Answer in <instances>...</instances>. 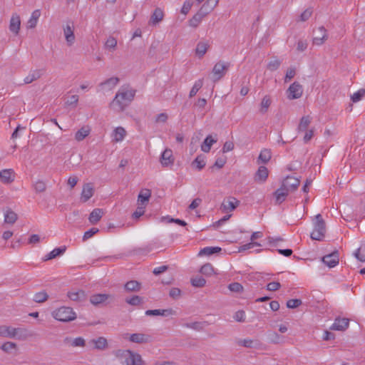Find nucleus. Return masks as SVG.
Here are the masks:
<instances>
[{"label": "nucleus", "mask_w": 365, "mask_h": 365, "mask_svg": "<svg viewBox=\"0 0 365 365\" xmlns=\"http://www.w3.org/2000/svg\"><path fill=\"white\" fill-rule=\"evenodd\" d=\"M135 91L132 89L120 88L110 106L117 112H122L135 97Z\"/></svg>", "instance_id": "1"}, {"label": "nucleus", "mask_w": 365, "mask_h": 365, "mask_svg": "<svg viewBox=\"0 0 365 365\" xmlns=\"http://www.w3.org/2000/svg\"><path fill=\"white\" fill-rule=\"evenodd\" d=\"M115 356L120 360V365H146L142 356L130 350H118Z\"/></svg>", "instance_id": "2"}, {"label": "nucleus", "mask_w": 365, "mask_h": 365, "mask_svg": "<svg viewBox=\"0 0 365 365\" xmlns=\"http://www.w3.org/2000/svg\"><path fill=\"white\" fill-rule=\"evenodd\" d=\"M314 229L311 233V238L314 240L322 241L325 237L326 223L320 214L314 217L313 221Z\"/></svg>", "instance_id": "3"}, {"label": "nucleus", "mask_w": 365, "mask_h": 365, "mask_svg": "<svg viewBox=\"0 0 365 365\" xmlns=\"http://www.w3.org/2000/svg\"><path fill=\"white\" fill-rule=\"evenodd\" d=\"M52 317L60 322H67L76 319V314L72 308L61 307L56 309L51 313Z\"/></svg>", "instance_id": "4"}, {"label": "nucleus", "mask_w": 365, "mask_h": 365, "mask_svg": "<svg viewBox=\"0 0 365 365\" xmlns=\"http://www.w3.org/2000/svg\"><path fill=\"white\" fill-rule=\"evenodd\" d=\"M113 296L108 294H94L90 297L89 301L93 306L104 305L113 301Z\"/></svg>", "instance_id": "5"}, {"label": "nucleus", "mask_w": 365, "mask_h": 365, "mask_svg": "<svg viewBox=\"0 0 365 365\" xmlns=\"http://www.w3.org/2000/svg\"><path fill=\"white\" fill-rule=\"evenodd\" d=\"M287 98L289 100L299 98L303 93L302 86L299 82L292 83L287 91Z\"/></svg>", "instance_id": "6"}, {"label": "nucleus", "mask_w": 365, "mask_h": 365, "mask_svg": "<svg viewBox=\"0 0 365 365\" xmlns=\"http://www.w3.org/2000/svg\"><path fill=\"white\" fill-rule=\"evenodd\" d=\"M228 68L229 63L217 62L212 68L213 81H217L221 79L225 75Z\"/></svg>", "instance_id": "7"}, {"label": "nucleus", "mask_w": 365, "mask_h": 365, "mask_svg": "<svg viewBox=\"0 0 365 365\" xmlns=\"http://www.w3.org/2000/svg\"><path fill=\"white\" fill-rule=\"evenodd\" d=\"M300 183L299 178L293 176H287L282 182V186L289 192H294L297 189Z\"/></svg>", "instance_id": "8"}, {"label": "nucleus", "mask_w": 365, "mask_h": 365, "mask_svg": "<svg viewBox=\"0 0 365 365\" xmlns=\"http://www.w3.org/2000/svg\"><path fill=\"white\" fill-rule=\"evenodd\" d=\"M328 38L327 31L324 26H319L315 32V36L312 39L313 44L321 46Z\"/></svg>", "instance_id": "9"}, {"label": "nucleus", "mask_w": 365, "mask_h": 365, "mask_svg": "<svg viewBox=\"0 0 365 365\" xmlns=\"http://www.w3.org/2000/svg\"><path fill=\"white\" fill-rule=\"evenodd\" d=\"M240 205V201L235 197H229L224 200L221 205V210L223 212L233 211Z\"/></svg>", "instance_id": "10"}, {"label": "nucleus", "mask_w": 365, "mask_h": 365, "mask_svg": "<svg viewBox=\"0 0 365 365\" xmlns=\"http://www.w3.org/2000/svg\"><path fill=\"white\" fill-rule=\"evenodd\" d=\"M9 31L15 36L19 35L21 29V19L20 16L14 13L9 21Z\"/></svg>", "instance_id": "11"}, {"label": "nucleus", "mask_w": 365, "mask_h": 365, "mask_svg": "<svg viewBox=\"0 0 365 365\" xmlns=\"http://www.w3.org/2000/svg\"><path fill=\"white\" fill-rule=\"evenodd\" d=\"M160 162L163 167L171 166L174 164L175 158L173 151L170 148H166L161 154Z\"/></svg>", "instance_id": "12"}, {"label": "nucleus", "mask_w": 365, "mask_h": 365, "mask_svg": "<svg viewBox=\"0 0 365 365\" xmlns=\"http://www.w3.org/2000/svg\"><path fill=\"white\" fill-rule=\"evenodd\" d=\"M322 262L329 267L332 268L339 264V255L337 252H334L322 257Z\"/></svg>", "instance_id": "13"}, {"label": "nucleus", "mask_w": 365, "mask_h": 365, "mask_svg": "<svg viewBox=\"0 0 365 365\" xmlns=\"http://www.w3.org/2000/svg\"><path fill=\"white\" fill-rule=\"evenodd\" d=\"M208 14V12H204L202 11V8H201L190 20H189V26L192 28H197L202 19L205 17V16Z\"/></svg>", "instance_id": "14"}, {"label": "nucleus", "mask_w": 365, "mask_h": 365, "mask_svg": "<svg viewBox=\"0 0 365 365\" xmlns=\"http://www.w3.org/2000/svg\"><path fill=\"white\" fill-rule=\"evenodd\" d=\"M150 336L143 333H135L129 336L131 342L137 344H145L150 341Z\"/></svg>", "instance_id": "15"}, {"label": "nucleus", "mask_w": 365, "mask_h": 365, "mask_svg": "<svg viewBox=\"0 0 365 365\" xmlns=\"http://www.w3.org/2000/svg\"><path fill=\"white\" fill-rule=\"evenodd\" d=\"M19 329L8 326H0V336L14 338L18 334Z\"/></svg>", "instance_id": "16"}, {"label": "nucleus", "mask_w": 365, "mask_h": 365, "mask_svg": "<svg viewBox=\"0 0 365 365\" xmlns=\"http://www.w3.org/2000/svg\"><path fill=\"white\" fill-rule=\"evenodd\" d=\"M175 311L173 309H149L145 311V315L147 316H173L175 315Z\"/></svg>", "instance_id": "17"}, {"label": "nucleus", "mask_w": 365, "mask_h": 365, "mask_svg": "<svg viewBox=\"0 0 365 365\" xmlns=\"http://www.w3.org/2000/svg\"><path fill=\"white\" fill-rule=\"evenodd\" d=\"M63 34L67 43V45L71 46L75 42V35L73 32V26L70 24H67L63 27Z\"/></svg>", "instance_id": "18"}, {"label": "nucleus", "mask_w": 365, "mask_h": 365, "mask_svg": "<svg viewBox=\"0 0 365 365\" xmlns=\"http://www.w3.org/2000/svg\"><path fill=\"white\" fill-rule=\"evenodd\" d=\"M94 193V187L92 183H86L83 186L81 199L83 202H87Z\"/></svg>", "instance_id": "19"}, {"label": "nucleus", "mask_w": 365, "mask_h": 365, "mask_svg": "<svg viewBox=\"0 0 365 365\" xmlns=\"http://www.w3.org/2000/svg\"><path fill=\"white\" fill-rule=\"evenodd\" d=\"M89 343L93 345V348L98 350H105L108 347L107 339L103 336H99L91 339Z\"/></svg>", "instance_id": "20"}, {"label": "nucleus", "mask_w": 365, "mask_h": 365, "mask_svg": "<svg viewBox=\"0 0 365 365\" xmlns=\"http://www.w3.org/2000/svg\"><path fill=\"white\" fill-rule=\"evenodd\" d=\"M0 180L4 184H9L14 180V172L12 169H4L0 171Z\"/></svg>", "instance_id": "21"}, {"label": "nucleus", "mask_w": 365, "mask_h": 365, "mask_svg": "<svg viewBox=\"0 0 365 365\" xmlns=\"http://www.w3.org/2000/svg\"><path fill=\"white\" fill-rule=\"evenodd\" d=\"M349 323V321L348 319L336 318L330 329L332 330L344 331L348 328Z\"/></svg>", "instance_id": "22"}, {"label": "nucleus", "mask_w": 365, "mask_h": 365, "mask_svg": "<svg viewBox=\"0 0 365 365\" xmlns=\"http://www.w3.org/2000/svg\"><path fill=\"white\" fill-rule=\"evenodd\" d=\"M210 48V44L207 41H201L197 43L195 48V54L199 58H201L206 53L207 50Z\"/></svg>", "instance_id": "23"}, {"label": "nucleus", "mask_w": 365, "mask_h": 365, "mask_svg": "<svg viewBox=\"0 0 365 365\" xmlns=\"http://www.w3.org/2000/svg\"><path fill=\"white\" fill-rule=\"evenodd\" d=\"M126 134L127 132L124 128L121 126L115 128L112 133L113 141L115 143H119L123 141Z\"/></svg>", "instance_id": "24"}, {"label": "nucleus", "mask_w": 365, "mask_h": 365, "mask_svg": "<svg viewBox=\"0 0 365 365\" xmlns=\"http://www.w3.org/2000/svg\"><path fill=\"white\" fill-rule=\"evenodd\" d=\"M43 75V71L39 69L31 71L24 78L25 84H30L34 81L39 79Z\"/></svg>", "instance_id": "25"}, {"label": "nucleus", "mask_w": 365, "mask_h": 365, "mask_svg": "<svg viewBox=\"0 0 365 365\" xmlns=\"http://www.w3.org/2000/svg\"><path fill=\"white\" fill-rule=\"evenodd\" d=\"M269 171L265 166H259L255 175V180L257 182H264L267 179Z\"/></svg>", "instance_id": "26"}, {"label": "nucleus", "mask_w": 365, "mask_h": 365, "mask_svg": "<svg viewBox=\"0 0 365 365\" xmlns=\"http://www.w3.org/2000/svg\"><path fill=\"white\" fill-rule=\"evenodd\" d=\"M40 16V9H36L31 13V15L26 23V27L28 29H32L36 26Z\"/></svg>", "instance_id": "27"}, {"label": "nucleus", "mask_w": 365, "mask_h": 365, "mask_svg": "<svg viewBox=\"0 0 365 365\" xmlns=\"http://www.w3.org/2000/svg\"><path fill=\"white\" fill-rule=\"evenodd\" d=\"M312 118L310 115H304L300 120L297 127L298 133H302L308 130V128L312 122Z\"/></svg>", "instance_id": "28"}, {"label": "nucleus", "mask_w": 365, "mask_h": 365, "mask_svg": "<svg viewBox=\"0 0 365 365\" xmlns=\"http://www.w3.org/2000/svg\"><path fill=\"white\" fill-rule=\"evenodd\" d=\"M151 196V191L148 189L143 190L138 196V203L140 205L146 206Z\"/></svg>", "instance_id": "29"}, {"label": "nucleus", "mask_w": 365, "mask_h": 365, "mask_svg": "<svg viewBox=\"0 0 365 365\" xmlns=\"http://www.w3.org/2000/svg\"><path fill=\"white\" fill-rule=\"evenodd\" d=\"M119 83V78L117 77H111L106 81L101 83L99 86L102 87L103 89L110 91L115 88Z\"/></svg>", "instance_id": "30"}, {"label": "nucleus", "mask_w": 365, "mask_h": 365, "mask_svg": "<svg viewBox=\"0 0 365 365\" xmlns=\"http://www.w3.org/2000/svg\"><path fill=\"white\" fill-rule=\"evenodd\" d=\"M67 296L71 300L77 302H82L86 299V294L83 290L69 292Z\"/></svg>", "instance_id": "31"}, {"label": "nucleus", "mask_w": 365, "mask_h": 365, "mask_svg": "<svg viewBox=\"0 0 365 365\" xmlns=\"http://www.w3.org/2000/svg\"><path fill=\"white\" fill-rule=\"evenodd\" d=\"M217 142V139L214 138L211 135H207L201 145V150L204 153L210 152L212 145Z\"/></svg>", "instance_id": "32"}, {"label": "nucleus", "mask_w": 365, "mask_h": 365, "mask_svg": "<svg viewBox=\"0 0 365 365\" xmlns=\"http://www.w3.org/2000/svg\"><path fill=\"white\" fill-rule=\"evenodd\" d=\"M103 212L101 209L96 208L90 214L88 220L92 225H96L100 221L103 216Z\"/></svg>", "instance_id": "33"}, {"label": "nucleus", "mask_w": 365, "mask_h": 365, "mask_svg": "<svg viewBox=\"0 0 365 365\" xmlns=\"http://www.w3.org/2000/svg\"><path fill=\"white\" fill-rule=\"evenodd\" d=\"M66 248L65 246L55 248L44 257L43 261L51 260L58 256H60L61 255H63L66 252Z\"/></svg>", "instance_id": "34"}, {"label": "nucleus", "mask_w": 365, "mask_h": 365, "mask_svg": "<svg viewBox=\"0 0 365 365\" xmlns=\"http://www.w3.org/2000/svg\"><path fill=\"white\" fill-rule=\"evenodd\" d=\"M289 192L285 190L282 186L278 188L274 193L276 202L277 203H282L286 199V197Z\"/></svg>", "instance_id": "35"}, {"label": "nucleus", "mask_w": 365, "mask_h": 365, "mask_svg": "<svg viewBox=\"0 0 365 365\" xmlns=\"http://www.w3.org/2000/svg\"><path fill=\"white\" fill-rule=\"evenodd\" d=\"M90 132L91 129L88 126H83L76 133L75 139L77 141H82L90 134Z\"/></svg>", "instance_id": "36"}, {"label": "nucleus", "mask_w": 365, "mask_h": 365, "mask_svg": "<svg viewBox=\"0 0 365 365\" xmlns=\"http://www.w3.org/2000/svg\"><path fill=\"white\" fill-rule=\"evenodd\" d=\"M17 215L11 209H8L4 212V222L13 225L17 220Z\"/></svg>", "instance_id": "37"}, {"label": "nucleus", "mask_w": 365, "mask_h": 365, "mask_svg": "<svg viewBox=\"0 0 365 365\" xmlns=\"http://www.w3.org/2000/svg\"><path fill=\"white\" fill-rule=\"evenodd\" d=\"M163 11L160 9L157 8L154 10V11L151 16L150 23L153 24H156L159 23L160 21H161L163 20Z\"/></svg>", "instance_id": "38"}, {"label": "nucleus", "mask_w": 365, "mask_h": 365, "mask_svg": "<svg viewBox=\"0 0 365 365\" xmlns=\"http://www.w3.org/2000/svg\"><path fill=\"white\" fill-rule=\"evenodd\" d=\"M281 63V61L274 56L268 62L267 68L270 71H274L280 67Z\"/></svg>", "instance_id": "39"}, {"label": "nucleus", "mask_w": 365, "mask_h": 365, "mask_svg": "<svg viewBox=\"0 0 365 365\" xmlns=\"http://www.w3.org/2000/svg\"><path fill=\"white\" fill-rule=\"evenodd\" d=\"M140 287V284L135 280L129 281L125 284V289L128 292H138Z\"/></svg>", "instance_id": "40"}, {"label": "nucleus", "mask_w": 365, "mask_h": 365, "mask_svg": "<svg viewBox=\"0 0 365 365\" xmlns=\"http://www.w3.org/2000/svg\"><path fill=\"white\" fill-rule=\"evenodd\" d=\"M221 251V248L218 247H206L202 249L198 255H211L215 253H217Z\"/></svg>", "instance_id": "41"}, {"label": "nucleus", "mask_w": 365, "mask_h": 365, "mask_svg": "<svg viewBox=\"0 0 365 365\" xmlns=\"http://www.w3.org/2000/svg\"><path fill=\"white\" fill-rule=\"evenodd\" d=\"M200 272L206 277L212 276L215 274L214 267L211 264L206 263L201 267Z\"/></svg>", "instance_id": "42"}, {"label": "nucleus", "mask_w": 365, "mask_h": 365, "mask_svg": "<svg viewBox=\"0 0 365 365\" xmlns=\"http://www.w3.org/2000/svg\"><path fill=\"white\" fill-rule=\"evenodd\" d=\"M48 299V295L45 291L37 292L34 296V301L37 303H43Z\"/></svg>", "instance_id": "43"}, {"label": "nucleus", "mask_w": 365, "mask_h": 365, "mask_svg": "<svg viewBox=\"0 0 365 365\" xmlns=\"http://www.w3.org/2000/svg\"><path fill=\"white\" fill-rule=\"evenodd\" d=\"M272 155L270 150L263 149L261 150L258 159L264 163H267L271 159Z\"/></svg>", "instance_id": "44"}, {"label": "nucleus", "mask_w": 365, "mask_h": 365, "mask_svg": "<svg viewBox=\"0 0 365 365\" xmlns=\"http://www.w3.org/2000/svg\"><path fill=\"white\" fill-rule=\"evenodd\" d=\"M270 104H271L270 98L268 96H265L262 99V101L260 103V112L262 113H265L267 111Z\"/></svg>", "instance_id": "45"}, {"label": "nucleus", "mask_w": 365, "mask_h": 365, "mask_svg": "<svg viewBox=\"0 0 365 365\" xmlns=\"http://www.w3.org/2000/svg\"><path fill=\"white\" fill-rule=\"evenodd\" d=\"M193 166L200 170L205 166V158L202 155H198L192 163Z\"/></svg>", "instance_id": "46"}, {"label": "nucleus", "mask_w": 365, "mask_h": 365, "mask_svg": "<svg viewBox=\"0 0 365 365\" xmlns=\"http://www.w3.org/2000/svg\"><path fill=\"white\" fill-rule=\"evenodd\" d=\"M16 344L11 341L5 342L1 346V349L6 353H10L12 350L16 349Z\"/></svg>", "instance_id": "47"}, {"label": "nucleus", "mask_w": 365, "mask_h": 365, "mask_svg": "<svg viewBox=\"0 0 365 365\" xmlns=\"http://www.w3.org/2000/svg\"><path fill=\"white\" fill-rule=\"evenodd\" d=\"M256 341L251 339H240L237 341V344L240 346H242L247 348H253L256 346Z\"/></svg>", "instance_id": "48"}, {"label": "nucleus", "mask_w": 365, "mask_h": 365, "mask_svg": "<svg viewBox=\"0 0 365 365\" xmlns=\"http://www.w3.org/2000/svg\"><path fill=\"white\" fill-rule=\"evenodd\" d=\"M354 256L358 260L365 262V243L356 250Z\"/></svg>", "instance_id": "49"}, {"label": "nucleus", "mask_w": 365, "mask_h": 365, "mask_svg": "<svg viewBox=\"0 0 365 365\" xmlns=\"http://www.w3.org/2000/svg\"><path fill=\"white\" fill-rule=\"evenodd\" d=\"M202 85L203 81L202 79H200L197 81H196L190 91L189 97L192 98L193 96H195L196 93L198 92V91L202 88Z\"/></svg>", "instance_id": "50"}, {"label": "nucleus", "mask_w": 365, "mask_h": 365, "mask_svg": "<svg viewBox=\"0 0 365 365\" xmlns=\"http://www.w3.org/2000/svg\"><path fill=\"white\" fill-rule=\"evenodd\" d=\"M191 284L195 287H203L206 284V280L202 277H196L191 279Z\"/></svg>", "instance_id": "51"}, {"label": "nucleus", "mask_w": 365, "mask_h": 365, "mask_svg": "<svg viewBox=\"0 0 365 365\" xmlns=\"http://www.w3.org/2000/svg\"><path fill=\"white\" fill-rule=\"evenodd\" d=\"M117 46V40L113 36H109L106 43L105 48L110 50H115Z\"/></svg>", "instance_id": "52"}, {"label": "nucleus", "mask_w": 365, "mask_h": 365, "mask_svg": "<svg viewBox=\"0 0 365 365\" xmlns=\"http://www.w3.org/2000/svg\"><path fill=\"white\" fill-rule=\"evenodd\" d=\"M365 95V89H360L358 91L355 92L353 95L351 96V100L353 103L359 102L362 99V98Z\"/></svg>", "instance_id": "53"}, {"label": "nucleus", "mask_w": 365, "mask_h": 365, "mask_svg": "<svg viewBox=\"0 0 365 365\" xmlns=\"http://www.w3.org/2000/svg\"><path fill=\"white\" fill-rule=\"evenodd\" d=\"M271 343L277 344L282 342V336L275 331L270 332L268 335Z\"/></svg>", "instance_id": "54"}, {"label": "nucleus", "mask_w": 365, "mask_h": 365, "mask_svg": "<svg viewBox=\"0 0 365 365\" xmlns=\"http://www.w3.org/2000/svg\"><path fill=\"white\" fill-rule=\"evenodd\" d=\"M71 345L73 347H84L86 346V341L83 337H76L72 340Z\"/></svg>", "instance_id": "55"}, {"label": "nucleus", "mask_w": 365, "mask_h": 365, "mask_svg": "<svg viewBox=\"0 0 365 365\" xmlns=\"http://www.w3.org/2000/svg\"><path fill=\"white\" fill-rule=\"evenodd\" d=\"M125 302L130 305L137 306L143 302V299L140 297L136 295L130 298L125 299Z\"/></svg>", "instance_id": "56"}, {"label": "nucleus", "mask_w": 365, "mask_h": 365, "mask_svg": "<svg viewBox=\"0 0 365 365\" xmlns=\"http://www.w3.org/2000/svg\"><path fill=\"white\" fill-rule=\"evenodd\" d=\"M312 9H307L304 10L301 14L297 21L304 22V21H307L312 16Z\"/></svg>", "instance_id": "57"}, {"label": "nucleus", "mask_w": 365, "mask_h": 365, "mask_svg": "<svg viewBox=\"0 0 365 365\" xmlns=\"http://www.w3.org/2000/svg\"><path fill=\"white\" fill-rule=\"evenodd\" d=\"M219 0H207L205 4L201 8H202L203 10L205 6H207L209 10L207 11L206 12L209 13L217 6Z\"/></svg>", "instance_id": "58"}, {"label": "nucleus", "mask_w": 365, "mask_h": 365, "mask_svg": "<svg viewBox=\"0 0 365 365\" xmlns=\"http://www.w3.org/2000/svg\"><path fill=\"white\" fill-rule=\"evenodd\" d=\"M228 289L233 292L240 293L243 290V287L238 282H233L229 284Z\"/></svg>", "instance_id": "59"}, {"label": "nucleus", "mask_w": 365, "mask_h": 365, "mask_svg": "<svg viewBox=\"0 0 365 365\" xmlns=\"http://www.w3.org/2000/svg\"><path fill=\"white\" fill-rule=\"evenodd\" d=\"M302 300L299 299H292L287 302V307L289 309H294L302 304Z\"/></svg>", "instance_id": "60"}, {"label": "nucleus", "mask_w": 365, "mask_h": 365, "mask_svg": "<svg viewBox=\"0 0 365 365\" xmlns=\"http://www.w3.org/2000/svg\"><path fill=\"white\" fill-rule=\"evenodd\" d=\"M296 74V69L294 67H290L287 69L284 76V82L287 83L292 80Z\"/></svg>", "instance_id": "61"}, {"label": "nucleus", "mask_w": 365, "mask_h": 365, "mask_svg": "<svg viewBox=\"0 0 365 365\" xmlns=\"http://www.w3.org/2000/svg\"><path fill=\"white\" fill-rule=\"evenodd\" d=\"M34 190L37 192H43L46 190V186L43 181L38 180L34 185Z\"/></svg>", "instance_id": "62"}, {"label": "nucleus", "mask_w": 365, "mask_h": 365, "mask_svg": "<svg viewBox=\"0 0 365 365\" xmlns=\"http://www.w3.org/2000/svg\"><path fill=\"white\" fill-rule=\"evenodd\" d=\"M314 131H315V129L314 128L307 130L306 131H304V135L303 137V140L305 143H307L308 142H309L312 140V138L314 136Z\"/></svg>", "instance_id": "63"}, {"label": "nucleus", "mask_w": 365, "mask_h": 365, "mask_svg": "<svg viewBox=\"0 0 365 365\" xmlns=\"http://www.w3.org/2000/svg\"><path fill=\"white\" fill-rule=\"evenodd\" d=\"M98 231V229L96 227L90 229L89 230L84 232L83 240L84 241L88 240L89 238L92 237L95 234H96Z\"/></svg>", "instance_id": "64"}]
</instances>
